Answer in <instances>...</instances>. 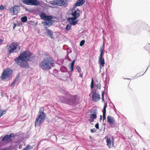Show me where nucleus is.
<instances>
[{
	"label": "nucleus",
	"mask_w": 150,
	"mask_h": 150,
	"mask_svg": "<svg viewBox=\"0 0 150 150\" xmlns=\"http://www.w3.org/2000/svg\"><path fill=\"white\" fill-rule=\"evenodd\" d=\"M33 57L32 53L29 51L21 52L19 56L14 59L15 63L21 67L28 68L29 67L28 61L32 60Z\"/></svg>",
	"instance_id": "1"
},
{
	"label": "nucleus",
	"mask_w": 150,
	"mask_h": 150,
	"mask_svg": "<svg viewBox=\"0 0 150 150\" xmlns=\"http://www.w3.org/2000/svg\"><path fill=\"white\" fill-rule=\"evenodd\" d=\"M63 93L64 96L62 95L58 96L59 102L69 105L76 104L77 99V96H72L65 91H64Z\"/></svg>",
	"instance_id": "2"
},
{
	"label": "nucleus",
	"mask_w": 150,
	"mask_h": 150,
	"mask_svg": "<svg viewBox=\"0 0 150 150\" xmlns=\"http://www.w3.org/2000/svg\"><path fill=\"white\" fill-rule=\"evenodd\" d=\"M54 60L50 57L45 58L39 64L40 68L45 70H48L51 69L54 66Z\"/></svg>",
	"instance_id": "3"
},
{
	"label": "nucleus",
	"mask_w": 150,
	"mask_h": 150,
	"mask_svg": "<svg viewBox=\"0 0 150 150\" xmlns=\"http://www.w3.org/2000/svg\"><path fill=\"white\" fill-rule=\"evenodd\" d=\"M44 109L43 107H41L40 109L38 115L36 117L35 122V126H40L45 120L46 115L44 112Z\"/></svg>",
	"instance_id": "4"
},
{
	"label": "nucleus",
	"mask_w": 150,
	"mask_h": 150,
	"mask_svg": "<svg viewBox=\"0 0 150 150\" xmlns=\"http://www.w3.org/2000/svg\"><path fill=\"white\" fill-rule=\"evenodd\" d=\"M20 45L16 42H13L8 46L7 50L10 54L18 52L20 50Z\"/></svg>",
	"instance_id": "5"
},
{
	"label": "nucleus",
	"mask_w": 150,
	"mask_h": 150,
	"mask_svg": "<svg viewBox=\"0 0 150 150\" xmlns=\"http://www.w3.org/2000/svg\"><path fill=\"white\" fill-rule=\"evenodd\" d=\"M40 16L42 19L45 20L44 22V25H48L49 27L53 23V21L52 20L53 18L52 16H47L45 13H42Z\"/></svg>",
	"instance_id": "6"
},
{
	"label": "nucleus",
	"mask_w": 150,
	"mask_h": 150,
	"mask_svg": "<svg viewBox=\"0 0 150 150\" xmlns=\"http://www.w3.org/2000/svg\"><path fill=\"white\" fill-rule=\"evenodd\" d=\"M12 73V71L9 68H7L4 70L0 77L2 80L9 79Z\"/></svg>",
	"instance_id": "7"
},
{
	"label": "nucleus",
	"mask_w": 150,
	"mask_h": 150,
	"mask_svg": "<svg viewBox=\"0 0 150 150\" xmlns=\"http://www.w3.org/2000/svg\"><path fill=\"white\" fill-rule=\"evenodd\" d=\"M68 2L67 0H54L49 1V3L52 5L62 6L67 4Z\"/></svg>",
	"instance_id": "8"
},
{
	"label": "nucleus",
	"mask_w": 150,
	"mask_h": 150,
	"mask_svg": "<svg viewBox=\"0 0 150 150\" xmlns=\"http://www.w3.org/2000/svg\"><path fill=\"white\" fill-rule=\"evenodd\" d=\"M89 112L91 114H90V117L89 119V121L91 122H93L94 121V120L97 118V113L96 109H90Z\"/></svg>",
	"instance_id": "9"
},
{
	"label": "nucleus",
	"mask_w": 150,
	"mask_h": 150,
	"mask_svg": "<svg viewBox=\"0 0 150 150\" xmlns=\"http://www.w3.org/2000/svg\"><path fill=\"white\" fill-rule=\"evenodd\" d=\"M22 2L28 5L33 6L39 5L40 4L39 1L37 0H22Z\"/></svg>",
	"instance_id": "10"
},
{
	"label": "nucleus",
	"mask_w": 150,
	"mask_h": 150,
	"mask_svg": "<svg viewBox=\"0 0 150 150\" xmlns=\"http://www.w3.org/2000/svg\"><path fill=\"white\" fill-rule=\"evenodd\" d=\"M80 10L79 9H77L76 10H74L70 13V15L72 16V17L69 18V19L72 20H75L76 19L79 17L80 16Z\"/></svg>",
	"instance_id": "11"
},
{
	"label": "nucleus",
	"mask_w": 150,
	"mask_h": 150,
	"mask_svg": "<svg viewBox=\"0 0 150 150\" xmlns=\"http://www.w3.org/2000/svg\"><path fill=\"white\" fill-rule=\"evenodd\" d=\"M14 137V133H11L9 135H6L3 138L2 141H5L7 143H9L11 142L12 141L11 137Z\"/></svg>",
	"instance_id": "12"
},
{
	"label": "nucleus",
	"mask_w": 150,
	"mask_h": 150,
	"mask_svg": "<svg viewBox=\"0 0 150 150\" xmlns=\"http://www.w3.org/2000/svg\"><path fill=\"white\" fill-rule=\"evenodd\" d=\"M92 98L93 101L97 102L100 99V96L99 93H96V91H93L92 93Z\"/></svg>",
	"instance_id": "13"
},
{
	"label": "nucleus",
	"mask_w": 150,
	"mask_h": 150,
	"mask_svg": "<svg viewBox=\"0 0 150 150\" xmlns=\"http://www.w3.org/2000/svg\"><path fill=\"white\" fill-rule=\"evenodd\" d=\"M19 6H15L11 7L10 9V11L13 15H17L19 10Z\"/></svg>",
	"instance_id": "14"
},
{
	"label": "nucleus",
	"mask_w": 150,
	"mask_h": 150,
	"mask_svg": "<svg viewBox=\"0 0 150 150\" xmlns=\"http://www.w3.org/2000/svg\"><path fill=\"white\" fill-rule=\"evenodd\" d=\"M107 120L111 127H114V126H113V124L115 122V120L114 118L111 116H108L107 117Z\"/></svg>",
	"instance_id": "15"
},
{
	"label": "nucleus",
	"mask_w": 150,
	"mask_h": 150,
	"mask_svg": "<svg viewBox=\"0 0 150 150\" xmlns=\"http://www.w3.org/2000/svg\"><path fill=\"white\" fill-rule=\"evenodd\" d=\"M85 2V0H78L74 5L73 8H75L77 6H82L84 4Z\"/></svg>",
	"instance_id": "16"
},
{
	"label": "nucleus",
	"mask_w": 150,
	"mask_h": 150,
	"mask_svg": "<svg viewBox=\"0 0 150 150\" xmlns=\"http://www.w3.org/2000/svg\"><path fill=\"white\" fill-rule=\"evenodd\" d=\"M45 28L46 30L47 33L50 37L52 38H54L52 31L48 29L47 26L45 27Z\"/></svg>",
	"instance_id": "17"
},
{
	"label": "nucleus",
	"mask_w": 150,
	"mask_h": 150,
	"mask_svg": "<svg viewBox=\"0 0 150 150\" xmlns=\"http://www.w3.org/2000/svg\"><path fill=\"white\" fill-rule=\"evenodd\" d=\"M98 63L99 64L100 68L104 67L105 64L104 58H98Z\"/></svg>",
	"instance_id": "18"
},
{
	"label": "nucleus",
	"mask_w": 150,
	"mask_h": 150,
	"mask_svg": "<svg viewBox=\"0 0 150 150\" xmlns=\"http://www.w3.org/2000/svg\"><path fill=\"white\" fill-rule=\"evenodd\" d=\"M107 106V103H105L104 105L103 110V121L106 119V108Z\"/></svg>",
	"instance_id": "19"
},
{
	"label": "nucleus",
	"mask_w": 150,
	"mask_h": 150,
	"mask_svg": "<svg viewBox=\"0 0 150 150\" xmlns=\"http://www.w3.org/2000/svg\"><path fill=\"white\" fill-rule=\"evenodd\" d=\"M20 78V76L19 74L18 75H17L16 77H15V79L13 81L11 85V87H12L13 86H14V84L18 81L19 80Z\"/></svg>",
	"instance_id": "20"
},
{
	"label": "nucleus",
	"mask_w": 150,
	"mask_h": 150,
	"mask_svg": "<svg viewBox=\"0 0 150 150\" xmlns=\"http://www.w3.org/2000/svg\"><path fill=\"white\" fill-rule=\"evenodd\" d=\"M67 20L69 22V23L71 25H75L78 22V20L75 21V20H70L69 19V18H68Z\"/></svg>",
	"instance_id": "21"
},
{
	"label": "nucleus",
	"mask_w": 150,
	"mask_h": 150,
	"mask_svg": "<svg viewBox=\"0 0 150 150\" xmlns=\"http://www.w3.org/2000/svg\"><path fill=\"white\" fill-rule=\"evenodd\" d=\"M33 148V146L29 144H28L22 150H30L32 149Z\"/></svg>",
	"instance_id": "22"
},
{
	"label": "nucleus",
	"mask_w": 150,
	"mask_h": 150,
	"mask_svg": "<svg viewBox=\"0 0 150 150\" xmlns=\"http://www.w3.org/2000/svg\"><path fill=\"white\" fill-rule=\"evenodd\" d=\"M75 62V60H74L71 63V66L69 67V68L71 71H73L74 70V66Z\"/></svg>",
	"instance_id": "23"
},
{
	"label": "nucleus",
	"mask_w": 150,
	"mask_h": 150,
	"mask_svg": "<svg viewBox=\"0 0 150 150\" xmlns=\"http://www.w3.org/2000/svg\"><path fill=\"white\" fill-rule=\"evenodd\" d=\"M107 145L109 147L111 146V141L110 140V139L107 138L106 139Z\"/></svg>",
	"instance_id": "24"
},
{
	"label": "nucleus",
	"mask_w": 150,
	"mask_h": 150,
	"mask_svg": "<svg viewBox=\"0 0 150 150\" xmlns=\"http://www.w3.org/2000/svg\"><path fill=\"white\" fill-rule=\"evenodd\" d=\"M103 51V49L101 48L100 49V53L98 58H104Z\"/></svg>",
	"instance_id": "25"
},
{
	"label": "nucleus",
	"mask_w": 150,
	"mask_h": 150,
	"mask_svg": "<svg viewBox=\"0 0 150 150\" xmlns=\"http://www.w3.org/2000/svg\"><path fill=\"white\" fill-rule=\"evenodd\" d=\"M6 111L5 110H0V117L6 113Z\"/></svg>",
	"instance_id": "26"
},
{
	"label": "nucleus",
	"mask_w": 150,
	"mask_h": 150,
	"mask_svg": "<svg viewBox=\"0 0 150 150\" xmlns=\"http://www.w3.org/2000/svg\"><path fill=\"white\" fill-rule=\"evenodd\" d=\"M22 22H25L27 21V18L26 16L23 17L21 18Z\"/></svg>",
	"instance_id": "27"
},
{
	"label": "nucleus",
	"mask_w": 150,
	"mask_h": 150,
	"mask_svg": "<svg viewBox=\"0 0 150 150\" xmlns=\"http://www.w3.org/2000/svg\"><path fill=\"white\" fill-rule=\"evenodd\" d=\"M133 89L129 87H128L126 89V92L128 93H132V92Z\"/></svg>",
	"instance_id": "28"
},
{
	"label": "nucleus",
	"mask_w": 150,
	"mask_h": 150,
	"mask_svg": "<svg viewBox=\"0 0 150 150\" xmlns=\"http://www.w3.org/2000/svg\"><path fill=\"white\" fill-rule=\"evenodd\" d=\"M76 69L77 70V71L79 72V73H81V69L79 66H77L76 67Z\"/></svg>",
	"instance_id": "29"
},
{
	"label": "nucleus",
	"mask_w": 150,
	"mask_h": 150,
	"mask_svg": "<svg viewBox=\"0 0 150 150\" xmlns=\"http://www.w3.org/2000/svg\"><path fill=\"white\" fill-rule=\"evenodd\" d=\"M94 81L93 78L91 79V89H92L94 87Z\"/></svg>",
	"instance_id": "30"
},
{
	"label": "nucleus",
	"mask_w": 150,
	"mask_h": 150,
	"mask_svg": "<svg viewBox=\"0 0 150 150\" xmlns=\"http://www.w3.org/2000/svg\"><path fill=\"white\" fill-rule=\"evenodd\" d=\"M85 42V41L84 40H81L80 43V45L81 46H82L84 44Z\"/></svg>",
	"instance_id": "31"
},
{
	"label": "nucleus",
	"mask_w": 150,
	"mask_h": 150,
	"mask_svg": "<svg viewBox=\"0 0 150 150\" xmlns=\"http://www.w3.org/2000/svg\"><path fill=\"white\" fill-rule=\"evenodd\" d=\"M71 28V25L70 24H67L66 27V29L67 30H69Z\"/></svg>",
	"instance_id": "32"
},
{
	"label": "nucleus",
	"mask_w": 150,
	"mask_h": 150,
	"mask_svg": "<svg viewBox=\"0 0 150 150\" xmlns=\"http://www.w3.org/2000/svg\"><path fill=\"white\" fill-rule=\"evenodd\" d=\"M96 86L97 88H98L99 89H100L101 88V85L100 83H99L98 84H97L96 85Z\"/></svg>",
	"instance_id": "33"
},
{
	"label": "nucleus",
	"mask_w": 150,
	"mask_h": 150,
	"mask_svg": "<svg viewBox=\"0 0 150 150\" xmlns=\"http://www.w3.org/2000/svg\"><path fill=\"white\" fill-rule=\"evenodd\" d=\"M4 9V6L3 5H1L0 6V10H2Z\"/></svg>",
	"instance_id": "34"
},
{
	"label": "nucleus",
	"mask_w": 150,
	"mask_h": 150,
	"mask_svg": "<svg viewBox=\"0 0 150 150\" xmlns=\"http://www.w3.org/2000/svg\"><path fill=\"white\" fill-rule=\"evenodd\" d=\"M95 127L96 129H98L99 127V125L98 123H97L95 125Z\"/></svg>",
	"instance_id": "35"
},
{
	"label": "nucleus",
	"mask_w": 150,
	"mask_h": 150,
	"mask_svg": "<svg viewBox=\"0 0 150 150\" xmlns=\"http://www.w3.org/2000/svg\"><path fill=\"white\" fill-rule=\"evenodd\" d=\"M4 40L0 38V45L2 44Z\"/></svg>",
	"instance_id": "36"
},
{
	"label": "nucleus",
	"mask_w": 150,
	"mask_h": 150,
	"mask_svg": "<svg viewBox=\"0 0 150 150\" xmlns=\"http://www.w3.org/2000/svg\"><path fill=\"white\" fill-rule=\"evenodd\" d=\"M91 132L93 133L95 132L96 131V130H95V129H92L91 130Z\"/></svg>",
	"instance_id": "37"
},
{
	"label": "nucleus",
	"mask_w": 150,
	"mask_h": 150,
	"mask_svg": "<svg viewBox=\"0 0 150 150\" xmlns=\"http://www.w3.org/2000/svg\"><path fill=\"white\" fill-rule=\"evenodd\" d=\"M16 26V24L15 23H14L13 26V29H14Z\"/></svg>",
	"instance_id": "38"
},
{
	"label": "nucleus",
	"mask_w": 150,
	"mask_h": 150,
	"mask_svg": "<svg viewBox=\"0 0 150 150\" xmlns=\"http://www.w3.org/2000/svg\"><path fill=\"white\" fill-rule=\"evenodd\" d=\"M102 97H104V91H103L102 93Z\"/></svg>",
	"instance_id": "39"
},
{
	"label": "nucleus",
	"mask_w": 150,
	"mask_h": 150,
	"mask_svg": "<svg viewBox=\"0 0 150 150\" xmlns=\"http://www.w3.org/2000/svg\"><path fill=\"white\" fill-rule=\"evenodd\" d=\"M79 76L82 78L83 77V74H82L80 73Z\"/></svg>",
	"instance_id": "40"
},
{
	"label": "nucleus",
	"mask_w": 150,
	"mask_h": 150,
	"mask_svg": "<svg viewBox=\"0 0 150 150\" xmlns=\"http://www.w3.org/2000/svg\"><path fill=\"white\" fill-rule=\"evenodd\" d=\"M102 101L103 102L104 101V97H102Z\"/></svg>",
	"instance_id": "41"
},
{
	"label": "nucleus",
	"mask_w": 150,
	"mask_h": 150,
	"mask_svg": "<svg viewBox=\"0 0 150 150\" xmlns=\"http://www.w3.org/2000/svg\"><path fill=\"white\" fill-rule=\"evenodd\" d=\"M102 119V116L101 115H100V120H101Z\"/></svg>",
	"instance_id": "42"
}]
</instances>
